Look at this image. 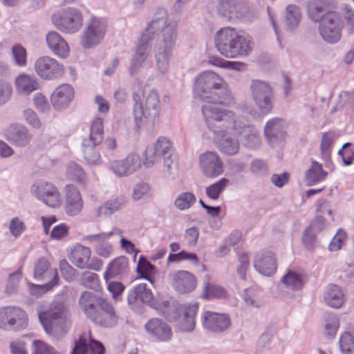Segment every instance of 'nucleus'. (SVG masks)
Masks as SVG:
<instances>
[{
  "mask_svg": "<svg viewBox=\"0 0 354 354\" xmlns=\"http://www.w3.org/2000/svg\"><path fill=\"white\" fill-rule=\"evenodd\" d=\"M178 22L179 19L170 17L166 9L160 8L156 10L137 44L129 69L131 75L138 72L147 58L148 44L155 38L154 57L157 68L162 75L168 72L178 39Z\"/></svg>",
  "mask_w": 354,
  "mask_h": 354,
  "instance_id": "nucleus-1",
  "label": "nucleus"
},
{
  "mask_svg": "<svg viewBox=\"0 0 354 354\" xmlns=\"http://www.w3.org/2000/svg\"><path fill=\"white\" fill-rule=\"evenodd\" d=\"M202 113L207 127L212 132L219 151L227 156L236 155L240 149L239 135L227 126L225 113L230 110L218 106L205 104L201 107Z\"/></svg>",
  "mask_w": 354,
  "mask_h": 354,
  "instance_id": "nucleus-2",
  "label": "nucleus"
},
{
  "mask_svg": "<svg viewBox=\"0 0 354 354\" xmlns=\"http://www.w3.org/2000/svg\"><path fill=\"white\" fill-rule=\"evenodd\" d=\"M194 96L206 104L229 105L233 102L232 94L225 88L223 77L212 71H204L196 77Z\"/></svg>",
  "mask_w": 354,
  "mask_h": 354,
  "instance_id": "nucleus-3",
  "label": "nucleus"
},
{
  "mask_svg": "<svg viewBox=\"0 0 354 354\" xmlns=\"http://www.w3.org/2000/svg\"><path fill=\"white\" fill-rule=\"evenodd\" d=\"M214 44L220 54L230 59L248 56L253 48L250 35L230 27L216 31Z\"/></svg>",
  "mask_w": 354,
  "mask_h": 354,
  "instance_id": "nucleus-4",
  "label": "nucleus"
},
{
  "mask_svg": "<svg viewBox=\"0 0 354 354\" xmlns=\"http://www.w3.org/2000/svg\"><path fill=\"white\" fill-rule=\"evenodd\" d=\"M80 308L95 324L104 328L114 326L118 316L106 299L89 291L84 292L79 300Z\"/></svg>",
  "mask_w": 354,
  "mask_h": 354,
  "instance_id": "nucleus-5",
  "label": "nucleus"
},
{
  "mask_svg": "<svg viewBox=\"0 0 354 354\" xmlns=\"http://www.w3.org/2000/svg\"><path fill=\"white\" fill-rule=\"evenodd\" d=\"M133 115L138 130L153 127L159 122L160 100L156 91H150L147 95L142 88L133 93Z\"/></svg>",
  "mask_w": 354,
  "mask_h": 354,
  "instance_id": "nucleus-6",
  "label": "nucleus"
},
{
  "mask_svg": "<svg viewBox=\"0 0 354 354\" xmlns=\"http://www.w3.org/2000/svg\"><path fill=\"white\" fill-rule=\"evenodd\" d=\"M227 127L232 128L235 134L242 136L243 145L250 149L257 148L261 144V138L256 128L250 123L245 116L236 115L235 113L228 112L225 113Z\"/></svg>",
  "mask_w": 354,
  "mask_h": 354,
  "instance_id": "nucleus-7",
  "label": "nucleus"
},
{
  "mask_svg": "<svg viewBox=\"0 0 354 354\" xmlns=\"http://www.w3.org/2000/svg\"><path fill=\"white\" fill-rule=\"evenodd\" d=\"M252 97L263 114L269 113L273 108L274 92L270 84L265 81L252 80L250 85Z\"/></svg>",
  "mask_w": 354,
  "mask_h": 354,
  "instance_id": "nucleus-8",
  "label": "nucleus"
},
{
  "mask_svg": "<svg viewBox=\"0 0 354 354\" xmlns=\"http://www.w3.org/2000/svg\"><path fill=\"white\" fill-rule=\"evenodd\" d=\"M28 315L17 306L0 308V328L3 330H23L28 326Z\"/></svg>",
  "mask_w": 354,
  "mask_h": 354,
  "instance_id": "nucleus-9",
  "label": "nucleus"
},
{
  "mask_svg": "<svg viewBox=\"0 0 354 354\" xmlns=\"http://www.w3.org/2000/svg\"><path fill=\"white\" fill-rule=\"evenodd\" d=\"M106 29L107 22L104 19L91 17L80 37L82 46L91 48L98 45L103 40Z\"/></svg>",
  "mask_w": 354,
  "mask_h": 354,
  "instance_id": "nucleus-10",
  "label": "nucleus"
},
{
  "mask_svg": "<svg viewBox=\"0 0 354 354\" xmlns=\"http://www.w3.org/2000/svg\"><path fill=\"white\" fill-rule=\"evenodd\" d=\"M343 22L340 16L335 12H328L319 23V31L322 38L328 44H336L342 37Z\"/></svg>",
  "mask_w": 354,
  "mask_h": 354,
  "instance_id": "nucleus-11",
  "label": "nucleus"
},
{
  "mask_svg": "<svg viewBox=\"0 0 354 354\" xmlns=\"http://www.w3.org/2000/svg\"><path fill=\"white\" fill-rule=\"evenodd\" d=\"M33 277L37 281H48L42 286H33V288L51 290L59 282V277L56 268L50 267V263L44 257L39 258L35 264Z\"/></svg>",
  "mask_w": 354,
  "mask_h": 354,
  "instance_id": "nucleus-12",
  "label": "nucleus"
},
{
  "mask_svg": "<svg viewBox=\"0 0 354 354\" xmlns=\"http://www.w3.org/2000/svg\"><path fill=\"white\" fill-rule=\"evenodd\" d=\"M174 152L170 140L166 137H160L153 146L148 147L145 150L143 165L146 168H150L160 161L162 157Z\"/></svg>",
  "mask_w": 354,
  "mask_h": 354,
  "instance_id": "nucleus-13",
  "label": "nucleus"
},
{
  "mask_svg": "<svg viewBox=\"0 0 354 354\" xmlns=\"http://www.w3.org/2000/svg\"><path fill=\"white\" fill-rule=\"evenodd\" d=\"M32 192L39 201L50 207L56 208L60 205V193L51 183L39 182L32 187Z\"/></svg>",
  "mask_w": 354,
  "mask_h": 354,
  "instance_id": "nucleus-14",
  "label": "nucleus"
},
{
  "mask_svg": "<svg viewBox=\"0 0 354 354\" xmlns=\"http://www.w3.org/2000/svg\"><path fill=\"white\" fill-rule=\"evenodd\" d=\"M216 10L224 20L232 22L243 19L248 12L246 6L235 0H216Z\"/></svg>",
  "mask_w": 354,
  "mask_h": 354,
  "instance_id": "nucleus-15",
  "label": "nucleus"
},
{
  "mask_svg": "<svg viewBox=\"0 0 354 354\" xmlns=\"http://www.w3.org/2000/svg\"><path fill=\"white\" fill-rule=\"evenodd\" d=\"M91 250L89 248L81 244L75 245L68 256L71 262L80 269H91L98 270L102 262L97 258L91 261Z\"/></svg>",
  "mask_w": 354,
  "mask_h": 354,
  "instance_id": "nucleus-16",
  "label": "nucleus"
},
{
  "mask_svg": "<svg viewBox=\"0 0 354 354\" xmlns=\"http://www.w3.org/2000/svg\"><path fill=\"white\" fill-rule=\"evenodd\" d=\"M200 168L207 178H216L224 172V164L219 155L215 151H208L199 156Z\"/></svg>",
  "mask_w": 354,
  "mask_h": 354,
  "instance_id": "nucleus-17",
  "label": "nucleus"
},
{
  "mask_svg": "<svg viewBox=\"0 0 354 354\" xmlns=\"http://www.w3.org/2000/svg\"><path fill=\"white\" fill-rule=\"evenodd\" d=\"M39 319L46 332H49L54 326L60 325L66 321V310L62 301H54L48 311L39 313Z\"/></svg>",
  "mask_w": 354,
  "mask_h": 354,
  "instance_id": "nucleus-18",
  "label": "nucleus"
},
{
  "mask_svg": "<svg viewBox=\"0 0 354 354\" xmlns=\"http://www.w3.org/2000/svg\"><path fill=\"white\" fill-rule=\"evenodd\" d=\"M34 68L38 76L45 80H50L62 76L64 71L62 64L48 56L38 58Z\"/></svg>",
  "mask_w": 354,
  "mask_h": 354,
  "instance_id": "nucleus-19",
  "label": "nucleus"
},
{
  "mask_svg": "<svg viewBox=\"0 0 354 354\" xmlns=\"http://www.w3.org/2000/svg\"><path fill=\"white\" fill-rule=\"evenodd\" d=\"M112 171L118 177L130 176L141 167L140 156L135 152L129 153L122 160H113L110 163Z\"/></svg>",
  "mask_w": 354,
  "mask_h": 354,
  "instance_id": "nucleus-20",
  "label": "nucleus"
},
{
  "mask_svg": "<svg viewBox=\"0 0 354 354\" xmlns=\"http://www.w3.org/2000/svg\"><path fill=\"white\" fill-rule=\"evenodd\" d=\"M114 234V232H101L99 234L84 236L82 241L94 248L95 252L104 258H109L113 253V248L111 243L107 241Z\"/></svg>",
  "mask_w": 354,
  "mask_h": 354,
  "instance_id": "nucleus-21",
  "label": "nucleus"
},
{
  "mask_svg": "<svg viewBox=\"0 0 354 354\" xmlns=\"http://www.w3.org/2000/svg\"><path fill=\"white\" fill-rule=\"evenodd\" d=\"M83 24V17L76 8H68L60 17L59 22H55L57 28L65 33L73 34L77 32Z\"/></svg>",
  "mask_w": 354,
  "mask_h": 354,
  "instance_id": "nucleus-22",
  "label": "nucleus"
},
{
  "mask_svg": "<svg viewBox=\"0 0 354 354\" xmlns=\"http://www.w3.org/2000/svg\"><path fill=\"white\" fill-rule=\"evenodd\" d=\"M203 327L211 332H223L230 326V318L227 314L205 311L201 317Z\"/></svg>",
  "mask_w": 354,
  "mask_h": 354,
  "instance_id": "nucleus-23",
  "label": "nucleus"
},
{
  "mask_svg": "<svg viewBox=\"0 0 354 354\" xmlns=\"http://www.w3.org/2000/svg\"><path fill=\"white\" fill-rule=\"evenodd\" d=\"M74 97L73 87L69 84H62L53 92L50 102L55 110H64L70 106Z\"/></svg>",
  "mask_w": 354,
  "mask_h": 354,
  "instance_id": "nucleus-24",
  "label": "nucleus"
},
{
  "mask_svg": "<svg viewBox=\"0 0 354 354\" xmlns=\"http://www.w3.org/2000/svg\"><path fill=\"white\" fill-rule=\"evenodd\" d=\"M65 212L69 216L79 214L83 208V199L80 190L73 185L65 187Z\"/></svg>",
  "mask_w": 354,
  "mask_h": 354,
  "instance_id": "nucleus-25",
  "label": "nucleus"
},
{
  "mask_svg": "<svg viewBox=\"0 0 354 354\" xmlns=\"http://www.w3.org/2000/svg\"><path fill=\"white\" fill-rule=\"evenodd\" d=\"M6 140L18 147H24L30 144L32 135L27 127L22 124H11L6 131Z\"/></svg>",
  "mask_w": 354,
  "mask_h": 354,
  "instance_id": "nucleus-26",
  "label": "nucleus"
},
{
  "mask_svg": "<svg viewBox=\"0 0 354 354\" xmlns=\"http://www.w3.org/2000/svg\"><path fill=\"white\" fill-rule=\"evenodd\" d=\"M254 267L257 272L264 276L273 275L277 268L273 253L266 250L257 253L254 257Z\"/></svg>",
  "mask_w": 354,
  "mask_h": 354,
  "instance_id": "nucleus-27",
  "label": "nucleus"
},
{
  "mask_svg": "<svg viewBox=\"0 0 354 354\" xmlns=\"http://www.w3.org/2000/svg\"><path fill=\"white\" fill-rule=\"evenodd\" d=\"M172 284L180 293L193 291L197 285L196 277L188 271L179 270L171 274Z\"/></svg>",
  "mask_w": 354,
  "mask_h": 354,
  "instance_id": "nucleus-28",
  "label": "nucleus"
},
{
  "mask_svg": "<svg viewBox=\"0 0 354 354\" xmlns=\"http://www.w3.org/2000/svg\"><path fill=\"white\" fill-rule=\"evenodd\" d=\"M16 91L21 95H28L40 88V82L34 75L25 73L19 74L15 78Z\"/></svg>",
  "mask_w": 354,
  "mask_h": 354,
  "instance_id": "nucleus-29",
  "label": "nucleus"
},
{
  "mask_svg": "<svg viewBox=\"0 0 354 354\" xmlns=\"http://www.w3.org/2000/svg\"><path fill=\"white\" fill-rule=\"evenodd\" d=\"M154 299L151 290L147 288L146 283H140L129 291L127 301L129 305L133 308L138 302L147 304L150 306Z\"/></svg>",
  "mask_w": 354,
  "mask_h": 354,
  "instance_id": "nucleus-30",
  "label": "nucleus"
},
{
  "mask_svg": "<svg viewBox=\"0 0 354 354\" xmlns=\"http://www.w3.org/2000/svg\"><path fill=\"white\" fill-rule=\"evenodd\" d=\"M129 271L128 259L124 257H119L108 264L104 274V278L106 281L111 278H122L126 276Z\"/></svg>",
  "mask_w": 354,
  "mask_h": 354,
  "instance_id": "nucleus-31",
  "label": "nucleus"
},
{
  "mask_svg": "<svg viewBox=\"0 0 354 354\" xmlns=\"http://www.w3.org/2000/svg\"><path fill=\"white\" fill-rule=\"evenodd\" d=\"M89 351L92 354H104V348L102 343L81 336L75 342L71 354H88Z\"/></svg>",
  "mask_w": 354,
  "mask_h": 354,
  "instance_id": "nucleus-32",
  "label": "nucleus"
},
{
  "mask_svg": "<svg viewBox=\"0 0 354 354\" xmlns=\"http://www.w3.org/2000/svg\"><path fill=\"white\" fill-rule=\"evenodd\" d=\"M48 47L56 55L64 58L69 52V46L62 36L55 31L49 32L46 37Z\"/></svg>",
  "mask_w": 354,
  "mask_h": 354,
  "instance_id": "nucleus-33",
  "label": "nucleus"
},
{
  "mask_svg": "<svg viewBox=\"0 0 354 354\" xmlns=\"http://www.w3.org/2000/svg\"><path fill=\"white\" fill-rule=\"evenodd\" d=\"M325 303L334 308H340L344 303L345 298L342 290L335 284H330L324 295Z\"/></svg>",
  "mask_w": 354,
  "mask_h": 354,
  "instance_id": "nucleus-34",
  "label": "nucleus"
},
{
  "mask_svg": "<svg viewBox=\"0 0 354 354\" xmlns=\"http://www.w3.org/2000/svg\"><path fill=\"white\" fill-rule=\"evenodd\" d=\"M327 176L328 173L323 170L322 165L315 160H312L310 167L306 171L305 178L308 185H313L324 181Z\"/></svg>",
  "mask_w": 354,
  "mask_h": 354,
  "instance_id": "nucleus-35",
  "label": "nucleus"
},
{
  "mask_svg": "<svg viewBox=\"0 0 354 354\" xmlns=\"http://www.w3.org/2000/svg\"><path fill=\"white\" fill-rule=\"evenodd\" d=\"M281 281L289 289L300 290L306 282V274L302 271L288 270Z\"/></svg>",
  "mask_w": 354,
  "mask_h": 354,
  "instance_id": "nucleus-36",
  "label": "nucleus"
},
{
  "mask_svg": "<svg viewBox=\"0 0 354 354\" xmlns=\"http://www.w3.org/2000/svg\"><path fill=\"white\" fill-rule=\"evenodd\" d=\"M327 12L326 3L322 0H310L307 6L308 17L313 21L322 22L326 16Z\"/></svg>",
  "mask_w": 354,
  "mask_h": 354,
  "instance_id": "nucleus-37",
  "label": "nucleus"
},
{
  "mask_svg": "<svg viewBox=\"0 0 354 354\" xmlns=\"http://www.w3.org/2000/svg\"><path fill=\"white\" fill-rule=\"evenodd\" d=\"M100 144L83 139L82 143V153L86 163L89 165H99L102 162L101 156L96 147Z\"/></svg>",
  "mask_w": 354,
  "mask_h": 354,
  "instance_id": "nucleus-38",
  "label": "nucleus"
},
{
  "mask_svg": "<svg viewBox=\"0 0 354 354\" xmlns=\"http://www.w3.org/2000/svg\"><path fill=\"white\" fill-rule=\"evenodd\" d=\"M335 138V133L328 131L322 135L321 140L320 150L322 159L325 162L326 167L328 168H330V165H332L330 153Z\"/></svg>",
  "mask_w": 354,
  "mask_h": 354,
  "instance_id": "nucleus-39",
  "label": "nucleus"
},
{
  "mask_svg": "<svg viewBox=\"0 0 354 354\" xmlns=\"http://www.w3.org/2000/svg\"><path fill=\"white\" fill-rule=\"evenodd\" d=\"M126 203L124 196H119L113 200L108 201L100 206L97 209L98 216H109L116 211L119 210Z\"/></svg>",
  "mask_w": 354,
  "mask_h": 354,
  "instance_id": "nucleus-40",
  "label": "nucleus"
},
{
  "mask_svg": "<svg viewBox=\"0 0 354 354\" xmlns=\"http://www.w3.org/2000/svg\"><path fill=\"white\" fill-rule=\"evenodd\" d=\"M285 25L290 29L293 30L297 28L301 18V12L298 6L289 4L285 10Z\"/></svg>",
  "mask_w": 354,
  "mask_h": 354,
  "instance_id": "nucleus-41",
  "label": "nucleus"
},
{
  "mask_svg": "<svg viewBox=\"0 0 354 354\" xmlns=\"http://www.w3.org/2000/svg\"><path fill=\"white\" fill-rule=\"evenodd\" d=\"M198 306L196 304H189L187 307L185 315L180 319L182 326L180 328L181 332H192L195 328V315L197 313Z\"/></svg>",
  "mask_w": 354,
  "mask_h": 354,
  "instance_id": "nucleus-42",
  "label": "nucleus"
},
{
  "mask_svg": "<svg viewBox=\"0 0 354 354\" xmlns=\"http://www.w3.org/2000/svg\"><path fill=\"white\" fill-rule=\"evenodd\" d=\"M264 134L270 140L283 136V123L279 118H274L268 120L264 128Z\"/></svg>",
  "mask_w": 354,
  "mask_h": 354,
  "instance_id": "nucleus-43",
  "label": "nucleus"
},
{
  "mask_svg": "<svg viewBox=\"0 0 354 354\" xmlns=\"http://www.w3.org/2000/svg\"><path fill=\"white\" fill-rule=\"evenodd\" d=\"M104 136L103 119L97 117L95 118L90 126V133L88 138L84 140L93 142L95 144H100Z\"/></svg>",
  "mask_w": 354,
  "mask_h": 354,
  "instance_id": "nucleus-44",
  "label": "nucleus"
},
{
  "mask_svg": "<svg viewBox=\"0 0 354 354\" xmlns=\"http://www.w3.org/2000/svg\"><path fill=\"white\" fill-rule=\"evenodd\" d=\"M261 294V289L255 286L245 288L243 292L242 297L248 305L259 307L262 304Z\"/></svg>",
  "mask_w": 354,
  "mask_h": 354,
  "instance_id": "nucleus-45",
  "label": "nucleus"
},
{
  "mask_svg": "<svg viewBox=\"0 0 354 354\" xmlns=\"http://www.w3.org/2000/svg\"><path fill=\"white\" fill-rule=\"evenodd\" d=\"M227 296L225 290L214 283L207 282L204 285L203 297L206 299H225Z\"/></svg>",
  "mask_w": 354,
  "mask_h": 354,
  "instance_id": "nucleus-46",
  "label": "nucleus"
},
{
  "mask_svg": "<svg viewBox=\"0 0 354 354\" xmlns=\"http://www.w3.org/2000/svg\"><path fill=\"white\" fill-rule=\"evenodd\" d=\"M230 183L229 179L222 178L205 189L207 196L212 200H217Z\"/></svg>",
  "mask_w": 354,
  "mask_h": 354,
  "instance_id": "nucleus-47",
  "label": "nucleus"
},
{
  "mask_svg": "<svg viewBox=\"0 0 354 354\" xmlns=\"http://www.w3.org/2000/svg\"><path fill=\"white\" fill-rule=\"evenodd\" d=\"M151 306L166 317H169L176 309V301L173 298L161 301L154 299Z\"/></svg>",
  "mask_w": 354,
  "mask_h": 354,
  "instance_id": "nucleus-48",
  "label": "nucleus"
},
{
  "mask_svg": "<svg viewBox=\"0 0 354 354\" xmlns=\"http://www.w3.org/2000/svg\"><path fill=\"white\" fill-rule=\"evenodd\" d=\"M196 201L195 195L191 192L180 194L174 201L175 207L179 210L183 211L189 209Z\"/></svg>",
  "mask_w": 354,
  "mask_h": 354,
  "instance_id": "nucleus-49",
  "label": "nucleus"
},
{
  "mask_svg": "<svg viewBox=\"0 0 354 354\" xmlns=\"http://www.w3.org/2000/svg\"><path fill=\"white\" fill-rule=\"evenodd\" d=\"M66 176L71 180L77 182H83L86 178V174L82 167L73 162L68 163Z\"/></svg>",
  "mask_w": 354,
  "mask_h": 354,
  "instance_id": "nucleus-50",
  "label": "nucleus"
},
{
  "mask_svg": "<svg viewBox=\"0 0 354 354\" xmlns=\"http://www.w3.org/2000/svg\"><path fill=\"white\" fill-rule=\"evenodd\" d=\"M250 173L257 177L266 176L268 172V166L266 161L261 159H253L249 167Z\"/></svg>",
  "mask_w": 354,
  "mask_h": 354,
  "instance_id": "nucleus-51",
  "label": "nucleus"
},
{
  "mask_svg": "<svg viewBox=\"0 0 354 354\" xmlns=\"http://www.w3.org/2000/svg\"><path fill=\"white\" fill-rule=\"evenodd\" d=\"M147 332H171L170 327L163 320L153 318L145 325Z\"/></svg>",
  "mask_w": 354,
  "mask_h": 354,
  "instance_id": "nucleus-52",
  "label": "nucleus"
},
{
  "mask_svg": "<svg viewBox=\"0 0 354 354\" xmlns=\"http://www.w3.org/2000/svg\"><path fill=\"white\" fill-rule=\"evenodd\" d=\"M21 277L22 274L20 269L10 274L6 287V292L8 294H15L18 291Z\"/></svg>",
  "mask_w": 354,
  "mask_h": 354,
  "instance_id": "nucleus-53",
  "label": "nucleus"
},
{
  "mask_svg": "<svg viewBox=\"0 0 354 354\" xmlns=\"http://www.w3.org/2000/svg\"><path fill=\"white\" fill-rule=\"evenodd\" d=\"M337 154L342 158L344 165L349 166L353 164L354 160V147H351L350 142L344 143L338 151Z\"/></svg>",
  "mask_w": 354,
  "mask_h": 354,
  "instance_id": "nucleus-54",
  "label": "nucleus"
},
{
  "mask_svg": "<svg viewBox=\"0 0 354 354\" xmlns=\"http://www.w3.org/2000/svg\"><path fill=\"white\" fill-rule=\"evenodd\" d=\"M339 343L340 349L344 354H352L354 351V337L352 333H342Z\"/></svg>",
  "mask_w": 354,
  "mask_h": 354,
  "instance_id": "nucleus-55",
  "label": "nucleus"
},
{
  "mask_svg": "<svg viewBox=\"0 0 354 354\" xmlns=\"http://www.w3.org/2000/svg\"><path fill=\"white\" fill-rule=\"evenodd\" d=\"M12 54L16 65L21 67L26 65V50L21 44H17L12 46Z\"/></svg>",
  "mask_w": 354,
  "mask_h": 354,
  "instance_id": "nucleus-56",
  "label": "nucleus"
},
{
  "mask_svg": "<svg viewBox=\"0 0 354 354\" xmlns=\"http://www.w3.org/2000/svg\"><path fill=\"white\" fill-rule=\"evenodd\" d=\"M347 234L342 229H339L330 241L328 245V250L331 252H335L342 248L346 240Z\"/></svg>",
  "mask_w": 354,
  "mask_h": 354,
  "instance_id": "nucleus-57",
  "label": "nucleus"
},
{
  "mask_svg": "<svg viewBox=\"0 0 354 354\" xmlns=\"http://www.w3.org/2000/svg\"><path fill=\"white\" fill-rule=\"evenodd\" d=\"M163 160L164 174L166 177L173 174V171L176 169L177 156L175 152L162 158Z\"/></svg>",
  "mask_w": 354,
  "mask_h": 354,
  "instance_id": "nucleus-58",
  "label": "nucleus"
},
{
  "mask_svg": "<svg viewBox=\"0 0 354 354\" xmlns=\"http://www.w3.org/2000/svg\"><path fill=\"white\" fill-rule=\"evenodd\" d=\"M154 269V266L142 256L140 257L137 266V272L140 274L142 278L150 281L148 274L153 272Z\"/></svg>",
  "mask_w": 354,
  "mask_h": 354,
  "instance_id": "nucleus-59",
  "label": "nucleus"
},
{
  "mask_svg": "<svg viewBox=\"0 0 354 354\" xmlns=\"http://www.w3.org/2000/svg\"><path fill=\"white\" fill-rule=\"evenodd\" d=\"M25 230L26 225L18 217H15L11 219L9 224V231L12 236L17 239Z\"/></svg>",
  "mask_w": 354,
  "mask_h": 354,
  "instance_id": "nucleus-60",
  "label": "nucleus"
},
{
  "mask_svg": "<svg viewBox=\"0 0 354 354\" xmlns=\"http://www.w3.org/2000/svg\"><path fill=\"white\" fill-rule=\"evenodd\" d=\"M302 243L307 250H311L315 247L316 236L312 226L306 228L303 234Z\"/></svg>",
  "mask_w": 354,
  "mask_h": 354,
  "instance_id": "nucleus-61",
  "label": "nucleus"
},
{
  "mask_svg": "<svg viewBox=\"0 0 354 354\" xmlns=\"http://www.w3.org/2000/svg\"><path fill=\"white\" fill-rule=\"evenodd\" d=\"M98 276L94 272H84L82 277V283L86 288L97 289L99 287Z\"/></svg>",
  "mask_w": 354,
  "mask_h": 354,
  "instance_id": "nucleus-62",
  "label": "nucleus"
},
{
  "mask_svg": "<svg viewBox=\"0 0 354 354\" xmlns=\"http://www.w3.org/2000/svg\"><path fill=\"white\" fill-rule=\"evenodd\" d=\"M59 270L63 278L67 281L74 280L76 270L74 269L66 260L63 259L59 262Z\"/></svg>",
  "mask_w": 354,
  "mask_h": 354,
  "instance_id": "nucleus-63",
  "label": "nucleus"
},
{
  "mask_svg": "<svg viewBox=\"0 0 354 354\" xmlns=\"http://www.w3.org/2000/svg\"><path fill=\"white\" fill-rule=\"evenodd\" d=\"M32 346V354H59L53 347L41 340H35Z\"/></svg>",
  "mask_w": 354,
  "mask_h": 354,
  "instance_id": "nucleus-64",
  "label": "nucleus"
}]
</instances>
